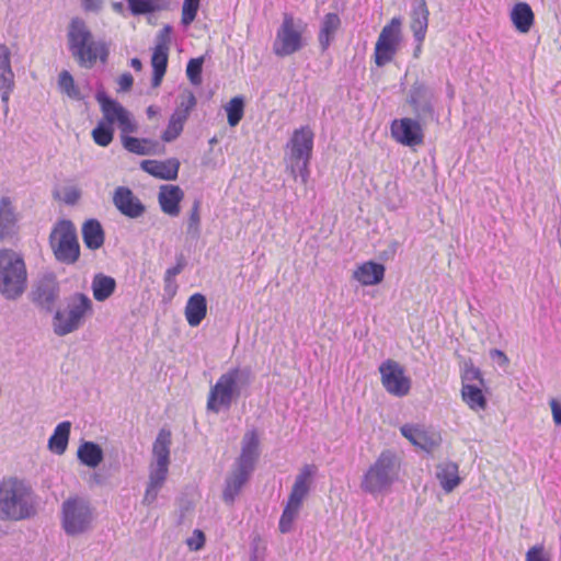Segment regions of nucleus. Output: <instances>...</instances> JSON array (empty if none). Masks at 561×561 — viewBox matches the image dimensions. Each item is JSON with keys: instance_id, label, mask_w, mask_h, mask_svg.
<instances>
[{"instance_id": "f257e3e1", "label": "nucleus", "mask_w": 561, "mask_h": 561, "mask_svg": "<svg viewBox=\"0 0 561 561\" xmlns=\"http://www.w3.org/2000/svg\"><path fill=\"white\" fill-rule=\"evenodd\" d=\"M37 513V495L28 482L16 477L0 480V520L21 522Z\"/></svg>"}, {"instance_id": "f03ea898", "label": "nucleus", "mask_w": 561, "mask_h": 561, "mask_svg": "<svg viewBox=\"0 0 561 561\" xmlns=\"http://www.w3.org/2000/svg\"><path fill=\"white\" fill-rule=\"evenodd\" d=\"M67 41L72 58L81 68L91 69L98 60L107 62L110 45L105 41H93L92 32L82 19L70 21Z\"/></svg>"}, {"instance_id": "7ed1b4c3", "label": "nucleus", "mask_w": 561, "mask_h": 561, "mask_svg": "<svg viewBox=\"0 0 561 561\" xmlns=\"http://www.w3.org/2000/svg\"><path fill=\"white\" fill-rule=\"evenodd\" d=\"M254 380V374L249 366H237L224 373L210 388L207 398V410L219 413L229 410L232 402L247 392Z\"/></svg>"}, {"instance_id": "20e7f679", "label": "nucleus", "mask_w": 561, "mask_h": 561, "mask_svg": "<svg viewBox=\"0 0 561 561\" xmlns=\"http://www.w3.org/2000/svg\"><path fill=\"white\" fill-rule=\"evenodd\" d=\"M400 460L390 449L380 453L374 463L364 473L360 489L373 496L388 492L398 480Z\"/></svg>"}, {"instance_id": "39448f33", "label": "nucleus", "mask_w": 561, "mask_h": 561, "mask_svg": "<svg viewBox=\"0 0 561 561\" xmlns=\"http://www.w3.org/2000/svg\"><path fill=\"white\" fill-rule=\"evenodd\" d=\"M27 284V271L23 257L13 250L0 251V294L8 300L20 298Z\"/></svg>"}, {"instance_id": "423d86ee", "label": "nucleus", "mask_w": 561, "mask_h": 561, "mask_svg": "<svg viewBox=\"0 0 561 561\" xmlns=\"http://www.w3.org/2000/svg\"><path fill=\"white\" fill-rule=\"evenodd\" d=\"M93 313V302L83 293H75L67 300L66 310H57L53 317V329L57 336L77 331L87 317Z\"/></svg>"}, {"instance_id": "0eeeda50", "label": "nucleus", "mask_w": 561, "mask_h": 561, "mask_svg": "<svg viewBox=\"0 0 561 561\" xmlns=\"http://www.w3.org/2000/svg\"><path fill=\"white\" fill-rule=\"evenodd\" d=\"M49 244L56 260L71 265L80 257V244L72 221L59 220L49 234Z\"/></svg>"}, {"instance_id": "6e6552de", "label": "nucleus", "mask_w": 561, "mask_h": 561, "mask_svg": "<svg viewBox=\"0 0 561 561\" xmlns=\"http://www.w3.org/2000/svg\"><path fill=\"white\" fill-rule=\"evenodd\" d=\"M316 472L314 466L306 465L297 474L291 488L288 501L279 518L278 528L282 534H287L293 529L304 499L309 493L310 480Z\"/></svg>"}, {"instance_id": "1a4fd4ad", "label": "nucleus", "mask_w": 561, "mask_h": 561, "mask_svg": "<svg viewBox=\"0 0 561 561\" xmlns=\"http://www.w3.org/2000/svg\"><path fill=\"white\" fill-rule=\"evenodd\" d=\"M93 511L83 497H69L61 506V526L68 536H78L90 530Z\"/></svg>"}, {"instance_id": "9d476101", "label": "nucleus", "mask_w": 561, "mask_h": 561, "mask_svg": "<svg viewBox=\"0 0 561 561\" xmlns=\"http://www.w3.org/2000/svg\"><path fill=\"white\" fill-rule=\"evenodd\" d=\"M307 24L301 19H295L290 13H284L283 22L276 32L273 51L278 57L290 56L304 46L302 33Z\"/></svg>"}, {"instance_id": "9b49d317", "label": "nucleus", "mask_w": 561, "mask_h": 561, "mask_svg": "<svg viewBox=\"0 0 561 561\" xmlns=\"http://www.w3.org/2000/svg\"><path fill=\"white\" fill-rule=\"evenodd\" d=\"M401 19L396 16L382 27L374 51V60L378 67L391 62L396 56L401 42Z\"/></svg>"}, {"instance_id": "f8f14e48", "label": "nucleus", "mask_w": 561, "mask_h": 561, "mask_svg": "<svg viewBox=\"0 0 561 561\" xmlns=\"http://www.w3.org/2000/svg\"><path fill=\"white\" fill-rule=\"evenodd\" d=\"M436 102L435 89L423 81H415L409 89L407 103L419 119L434 121L436 118Z\"/></svg>"}, {"instance_id": "ddd939ff", "label": "nucleus", "mask_w": 561, "mask_h": 561, "mask_svg": "<svg viewBox=\"0 0 561 561\" xmlns=\"http://www.w3.org/2000/svg\"><path fill=\"white\" fill-rule=\"evenodd\" d=\"M60 296V285L53 273L41 276L30 293L31 301L41 310L51 312Z\"/></svg>"}, {"instance_id": "4468645a", "label": "nucleus", "mask_w": 561, "mask_h": 561, "mask_svg": "<svg viewBox=\"0 0 561 561\" xmlns=\"http://www.w3.org/2000/svg\"><path fill=\"white\" fill-rule=\"evenodd\" d=\"M381 383L392 396L402 398L411 389V379L405 376L404 368L393 359H387L379 366Z\"/></svg>"}, {"instance_id": "2eb2a0df", "label": "nucleus", "mask_w": 561, "mask_h": 561, "mask_svg": "<svg viewBox=\"0 0 561 561\" xmlns=\"http://www.w3.org/2000/svg\"><path fill=\"white\" fill-rule=\"evenodd\" d=\"M425 122L415 116L414 118L403 117L393 119L390 126L391 136L403 146L414 147L421 145L424 140L422 123Z\"/></svg>"}, {"instance_id": "dca6fc26", "label": "nucleus", "mask_w": 561, "mask_h": 561, "mask_svg": "<svg viewBox=\"0 0 561 561\" xmlns=\"http://www.w3.org/2000/svg\"><path fill=\"white\" fill-rule=\"evenodd\" d=\"M400 432L412 445L427 453L433 451L442 443L437 432L424 430L419 425L404 424L400 427Z\"/></svg>"}, {"instance_id": "f3484780", "label": "nucleus", "mask_w": 561, "mask_h": 561, "mask_svg": "<svg viewBox=\"0 0 561 561\" xmlns=\"http://www.w3.org/2000/svg\"><path fill=\"white\" fill-rule=\"evenodd\" d=\"M314 134L309 126L295 129L288 144L289 153L287 159L302 160L312 157Z\"/></svg>"}, {"instance_id": "a211bd4d", "label": "nucleus", "mask_w": 561, "mask_h": 561, "mask_svg": "<svg viewBox=\"0 0 561 561\" xmlns=\"http://www.w3.org/2000/svg\"><path fill=\"white\" fill-rule=\"evenodd\" d=\"M113 204L119 213L128 218H139L146 207L129 187L118 186L113 195Z\"/></svg>"}, {"instance_id": "6ab92c4d", "label": "nucleus", "mask_w": 561, "mask_h": 561, "mask_svg": "<svg viewBox=\"0 0 561 561\" xmlns=\"http://www.w3.org/2000/svg\"><path fill=\"white\" fill-rule=\"evenodd\" d=\"M253 469L233 463L231 471L226 477L222 499L226 504H233L242 488L250 480Z\"/></svg>"}, {"instance_id": "aec40b11", "label": "nucleus", "mask_w": 561, "mask_h": 561, "mask_svg": "<svg viewBox=\"0 0 561 561\" xmlns=\"http://www.w3.org/2000/svg\"><path fill=\"white\" fill-rule=\"evenodd\" d=\"M430 11L425 0H412L410 28L415 42L423 43L428 27Z\"/></svg>"}, {"instance_id": "412c9836", "label": "nucleus", "mask_w": 561, "mask_h": 561, "mask_svg": "<svg viewBox=\"0 0 561 561\" xmlns=\"http://www.w3.org/2000/svg\"><path fill=\"white\" fill-rule=\"evenodd\" d=\"M14 89V73L11 67L10 49L0 44V93L1 101L8 105L10 94Z\"/></svg>"}, {"instance_id": "4be33fe9", "label": "nucleus", "mask_w": 561, "mask_h": 561, "mask_svg": "<svg viewBox=\"0 0 561 561\" xmlns=\"http://www.w3.org/2000/svg\"><path fill=\"white\" fill-rule=\"evenodd\" d=\"M183 198L184 192L180 186L172 184L160 186L158 202L164 214L171 217H176L180 214V204Z\"/></svg>"}, {"instance_id": "5701e85b", "label": "nucleus", "mask_w": 561, "mask_h": 561, "mask_svg": "<svg viewBox=\"0 0 561 561\" xmlns=\"http://www.w3.org/2000/svg\"><path fill=\"white\" fill-rule=\"evenodd\" d=\"M172 26L164 25L156 38V47L151 56L152 70L167 71L169 60V46L171 42Z\"/></svg>"}, {"instance_id": "b1692460", "label": "nucleus", "mask_w": 561, "mask_h": 561, "mask_svg": "<svg viewBox=\"0 0 561 561\" xmlns=\"http://www.w3.org/2000/svg\"><path fill=\"white\" fill-rule=\"evenodd\" d=\"M140 167L145 172L154 178L174 181L178 179L180 161L176 158L165 161L145 160L140 163Z\"/></svg>"}, {"instance_id": "393cba45", "label": "nucleus", "mask_w": 561, "mask_h": 561, "mask_svg": "<svg viewBox=\"0 0 561 561\" xmlns=\"http://www.w3.org/2000/svg\"><path fill=\"white\" fill-rule=\"evenodd\" d=\"M259 445L257 433L254 430L248 431L242 438L241 453L234 463L254 470L260 457Z\"/></svg>"}, {"instance_id": "a878e982", "label": "nucleus", "mask_w": 561, "mask_h": 561, "mask_svg": "<svg viewBox=\"0 0 561 561\" xmlns=\"http://www.w3.org/2000/svg\"><path fill=\"white\" fill-rule=\"evenodd\" d=\"M95 99L101 106L105 119L104 122L112 126L114 123H117L127 112V110L118 101L108 96L103 89L98 90Z\"/></svg>"}, {"instance_id": "bb28decb", "label": "nucleus", "mask_w": 561, "mask_h": 561, "mask_svg": "<svg viewBox=\"0 0 561 561\" xmlns=\"http://www.w3.org/2000/svg\"><path fill=\"white\" fill-rule=\"evenodd\" d=\"M353 277L364 286L377 285L383 280L385 266L373 261L365 262L354 271Z\"/></svg>"}, {"instance_id": "cd10ccee", "label": "nucleus", "mask_w": 561, "mask_h": 561, "mask_svg": "<svg viewBox=\"0 0 561 561\" xmlns=\"http://www.w3.org/2000/svg\"><path fill=\"white\" fill-rule=\"evenodd\" d=\"M82 240L89 250H98L103 247L105 241V232L98 219H87L81 228Z\"/></svg>"}, {"instance_id": "c85d7f7f", "label": "nucleus", "mask_w": 561, "mask_h": 561, "mask_svg": "<svg viewBox=\"0 0 561 561\" xmlns=\"http://www.w3.org/2000/svg\"><path fill=\"white\" fill-rule=\"evenodd\" d=\"M511 21L519 33H528L534 25L535 14L527 2H517L511 10Z\"/></svg>"}, {"instance_id": "c756f323", "label": "nucleus", "mask_w": 561, "mask_h": 561, "mask_svg": "<svg viewBox=\"0 0 561 561\" xmlns=\"http://www.w3.org/2000/svg\"><path fill=\"white\" fill-rule=\"evenodd\" d=\"M184 313L191 327H198L207 314L206 297L201 293L193 294L186 302Z\"/></svg>"}, {"instance_id": "7c9ffc66", "label": "nucleus", "mask_w": 561, "mask_h": 561, "mask_svg": "<svg viewBox=\"0 0 561 561\" xmlns=\"http://www.w3.org/2000/svg\"><path fill=\"white\" fill-rule=\"evenodd\" d=\"M341 27V19L336 13H327L320 25L318 35L319 46L324 53L334 41L335 34Z\"/></svg>"}, {"instance_id": "2f4dec72", "label": "nucleus", "mask_w": 561, "mask_h": 561, "mask_svg": "<svg viewBox=\"0 0 561 561\" xmlns=\"http://www.w3.org/2000/svg\"><path fill=\"white\" fill-rule=\"evenodd\" d=\"M77 457L82 465L94 469L103 461L104 453L99 444L84 440L77 450Z\"/></svg>"}, {"instance_id": "473e14b6", "label": "nucleus", "mask_w": 561, "mask_h": 561, "mask_svg": "<svg viewBox=\"0 0 561 561\" xmlns=\"http://www.w3.org/2000/svg\"><path fill=\"white\" fill-rule=\"evenodd\" d=\"M458 469V465L453 461L444 462L437 467L436 477L445 492L449 493L460 484Z\"/></svg>"}, {"instance_id": "72a5a7b5", "label": "nucleus", "mask_w": 561, "mask_h": 561, "mask_svg": "<svg viewBox=\"0 0 561 561\" xmlns=\"http://www.w3.org/2000/svg\"><path fill=\"white\" fill-rule=\"evenodd\" d=\"M116 280L114 277L98 273L92 278L91 289L96 301H105L116 289Z\"/></svg>"}, {"instance_id": "f704fd0d", "label": "nucleus", "mask_w": 561, "mask_h": 561, "mask_svg": "<svg viewBox=\"0 0 561 561\" xmlns=\"http://www.w3.org/2000/svg\"><path fill=\"white\" fill-rule=\"evenodd\" d=\"M71 431V422L62 421L54 430L48 439V448L56 455H62L67 450L69 436Z\"/></svg>"}, {"instance_id": "c9c22d12", "label": "nucleus", "mask_w": 561, "mask_h": 561, "mask_svg": "<svg viewBox=\"0 0 561 561\" xmlns=\"http://www.w3.org/2000/svg\"><path fill=\"white\" fill-rule=\"evenodd\" d=\"M123 147L138 156H149L154 152L157 142L147 138H137L129 135H121Z\"/></svg>"}, {"instance_id": "e433bc0d", "label": "nucleus", "mask_w": 561, "mask_h": 561, "mask_svg": "<svg viewBox=\"0 0 561 561\" xmlns=\"http://www.w3.org/2000/svg\"><path fill=\"white\" fill-rule=\"evenodd\" d=\"M481 387L476 383H463L461 387V398L471 410H484L486 408L488 401Z\"/></svg>"}, {"instance_id": "4c0bfd02", "label": "nucleus", "mask_w": 561, "mask_h": 561, "mask_svg": "<svg viewBox=\"0 0 561 561\" xmlns=\"http://www.w3.org/2000/svg\"><path fill=\"white\" fill-rule=\"evenodd\" d=\"M170 446H171V433L167 430H161L156 437L152 446V454L157 460V463L169 465L170 463Z\"/></svg>"}, {"instance_id": "58836bf2", "label": "nucleus", "mask_w": 561, "mask_h": 561, "mask_svg": "<svg viewBox=\"0 0 561 561\" xmlns=\"http://www.w3.org/2000/svg\"><path fill=\"white\" fill-rule=\"evenodd\" d=\"M16 217L9 197L0 199V239L8 237L15 225Z\"/></svg>"}, {"instance_id": "ea45409f", "label": "nucleus", "mask_w": 561, "mask_h": 561, "mask_svg": "<svg viewBox=\"0 0 561 561\" xmlns=\"http://www.w3.org/2000/svg\"><path fill=\"white\" fill-rule=\"evenodd\" d=\"M58 89L68 98L81 101L84 99L79 87L75 83L72 75L68 70H62L58 77Z\"/></svg>"}, {"instance_id": "a19ab883", "label": "nucleus", "mask_w": 561, "mask_h": 561, "mask_svg": "<svg viewBox=\"0 0 561 561\" xmlns=\"http://www.w3.org/2000/svg\"><path fill=\"white\" fill-rule=\"evenodd\" d=\"M187 118L188 117H186L185 114L174 111L169 119L167 129L162 134V139L165 142L176 139L183 131V127Z\"/></svg>"}, {"instance_id": "79ce46f5", "label": "nucleus", "mask_w": 561, "mask_h": 561, "mask_svg": "<svg viewBox=\"0 0 561 561\" xmlns=\"http://www.w3.org/2000/svg\"><path fill=\"white\" fill-rule=\"evenodd\" d=\"M244 98L241 95L232 98L225 105L229 126L234 127L240 123L244 114Z\"/></svg>"}, {"instance_id": "37998d69", "label": "nucleus", "mask_w": 561, "mask_h": 561, "mask_svg": "<svg viewBox=\"0 0 561 561\" xmlns=\"http://www.w3.org/2000/svg\"><path fill=\"white\" fill-rule=\"evenodd\" d=\"M201 198H195L188 213L186 225V233L192 239H197L201 236Z\"/></svg>"}, {"instance_id": "c03bdc74", "label": "nucleus", "mask_w": 561, "mask_h": 561, "mask_svg": "<svg viewBox=\"0 0 561 561\" xmlns=\"http://www.w3.org/2000/svg\"><path fill=\"white\" fill-rule=\"evenodd\" d=\"M159 0H127V7L135 16L152 14L161 10Z\"/></svg>"}, {"instance_id": "a18cd8bd", "label": "nucleus", "mask_w": 561, "mask_h": 561, "mask_svg": "<svg viewBox=\"0 0 561 561\" xmlns=\"http://www.w3.org/2000/svg\"><path fill=\"white\" fill-rule=\"evenodd\" d=\"M92 138L96 145L107 147L114 138V127L100 121L92 130Z\"/></svg>"}, {"instance_id": "49530a36", "label": "nucleus", "mask_w": 561, "mask_h": 561, "mask_svg": "<svg viewBox=\"0 0 561 561\" xmlns=\"http://www.w3.org/2000/svg\"><path fill=\"white\" fill-rule=\"evenodd\" d=\"M311 158H306L302 160H291L287 159V169L290 171V174L297 179L300 178L301 182L306 184L308 182L310 171L309 163Z\"/></svg>"}, {"instance_id": "de8ad7c7", "label": "nucleus", "mask_w": 561, "mask_h": 561, "mask_svg": "<svg viewBox=\"0 0 561 561\" xmlns=\"http://www.w3.org/2000/svg\"><path fill=\"white\" fill-rule=\"evenodd\" d=\"M203 62V57L192 58L187 62L186 76L194 85H199L202 83Z\"/></svg>"}, {"instance_id": "09e8293b", "label": "nucleus", "mask_w": 561, "mask_h": 561, "mask_svg": "<svg viewBox=\"0 0 561 561\" xmlns=\"http://www.w3.org/2000/svg\"><path fill=\"white\" fill-rule=\"evenodd\" d=\"M168 470L169 465L162 466L160 463H157L156 467L152 468L150 471L148 483L161 489L167 479Z\"/></svg>"}, {"instance_id": "8fccbe9b", "label": "nucleus", "mask_w": 561, "mask_h": 561, "mask_svg": "<svg viewBox=\"0 0 561 561\" xmlns=\"http://www.w3.org/2000/svg\"><path fill=\"white\" fill-rule=\"evenodd\" d=\"M196 103L197 101L194 93L187 91L180 96V103L175 111L188 117L192 110L196 106Z\"/></svg>"}, {"instance_id": "3c124183", "label": "nucleus", "mask_w": 561, "mask_h": 561, "mask_svg": "<svg viewBox=\"0 0 561 561\" xmlns=\"http://www.w3.org/2000/svg\"><path fill=\"white\" fill-rule=\"evenodd\" d=\"M461 381H462V385L463 383H472V382L477 381L478 382L477 385L484 386V379H483L481 370L472 365L465 369V371L461 376Z\"/></svg>"}, {"instance_id": "603ef678", "label": "nucleus", "mask_w": 561, "mask_h": 561, "mask_svg": "<svg viewBox=\"0 0 561 561\" xmlns=\"http://www.w3.org/2000/svg\"><path fill=\"white\" fill-rule=\"evenodd\" d=\"M199 5L188 2H183L181 23L188 26L196 19Z\"/></svg>"}, {"instance_id": "864d4df0", "label": "nucleus", "mask_w": 561, "mask_h": 561, "mask_svg": "<svg viewBox=\"0 0 561 561\" xmlns=\"http://www.w3.org/2000/svg\"><path fill=\"white\" fill-rule=\"evenodd\" d=\"M205 541V534L201 529H195L193 535L186 539V545L188 546L190 550L198 551L204 547Z\"/></svg>"}, {"instance_id": "5fc2aeb1", "label": "nucleus", "mask_w": 561, "mask_h": 561, "mask_svg": "<svg viewBox=\"0 0 561 561\" xmlns=\"http://www.w3.org/2000/svg\"><path fill=\"white\" fill-rule=\"evenodd\" d=\"M118 127L122 130V135H127L129 133H135L137 130L136 123L131 119L129 112L127 111L126 114L117 122Z\"/></svg>"}, {"instance_id": "6e6d98bb", "label": "nucleus", "mask_w": 561, "mask_h": 561, "mask_svg": "<svg viewBox=\"0 0 561 561\" xmlns=\"http://www.w3.org/2000/svg\"><path fill=\"white\" fill-rule=\"evenodd\" d=\"M81 193L77 187H67L64 191L62 201L67 205H75L80 199Z\"/></svg>"}, {"instance_id": "4d7b16f0", "label": "nucleus", "mask_w": 561, "mask_h": 561, "mask_svg": "<svg viewBox=\"0 0 561 561\" xmlns=\"http://www.w3.org/2000/svg\"><path fill=\"white\" fill-rule=\"evenodd\" d=\"M526 561H548L542 546H534L526 553Z\"/></svg>"}, {"instance_id": "13d9d810", "label": "nucleus", "mask_w": 561, "mask_h": 561, "mask_svg": "<svg viewBox=\"0 0 561 561\" xmlns=\"http://www.w3.org/2000/svg\"><path fill=\"white\" fill-rule=\"evenodd\" d=\"M184 265L185 263L183 257H180L174 266L167 270L164 275V282L167 284L170 283L176 275H179L183 271Z\"/></svg>"}, {"instance_id": "bf43d9fd", "label": "nucleus", "mask_w": 561, "mask_h": 561, "mask_svg": "<svg viewBox=\"0 0 561 561\" xmlns=\"http://www.w3.org/2000/svg\"><path fill=\"white\" fill-rule=\"evenodd\" d=\"M490 358L501 367H504L510 363L506 354L497 348H493L490 351Z\"/></svg>"}, {"instance_id": "052dcab7", "label": "nucleus", "mask_w": 561, "mask_h": 561, "mask_svg": "<svg viewBox=\"0 0 561 561\" xmlns=\"http://www.w3.org/2000/svg\"><path fill=\"white\" fill-rule=\"evenodd\" d=\"M159 490H160L159 488L153 486L148 483L146 492H145V496H144V503L146 505H151L152 503H154V501L157 500Z\"/></svg>"}, {"instance_id": "680f3d73", "label": "nucleus", "mask_w": 561, "mask_h": 561, "mask_svg": "<svg viewBox=\"0 0 561 561\" xmlns=\"http://www.w3.org/2000/svg\"><path fill=\"white\" fill-rule=\"evenodd\" d=\"M134 78L129 72H125L118 78V85L121 91H129L133 87Z\"/></svg>"}, {"instance_id": "e2e57ef3", "label": "nucleus", "mask_w": 561, "mask_h": 561, "mask_svg": "<svg viewBox=\"0 0 561 561\" xmlns=\"http://www.w3.org/2000/svg\"><path fill=\"white\" fill-rule=\"evenodd\" d=\"M550 407L552 411V417L556 425H561V403L556 399L550 401Z\"/></svg>"}, {"instance_id": "0e129e2a", "label": "nucleus", "mask_w": 561, "mask_h": 561, "mask_svg": "<svg viewBox=\"0 0 561 561\" xmlns=\"http://www.w3.org/2000/svg\"><path fill=\"white\" fill-rule=\"evenodd\" d=\"M83 8L87 11L96 12L101 9V0H83Z\"/></svg>"}, {"instance_id": "69168bd1", "label": "nucleus", "mask_w": 561, "mask_h": 561, "mask_svg": "<svg viewBox=\"0 0 561 561\" xmlns=\"http://www.w3.org/2000/svg\"><path fill=\"white\" fill-rule=\"evenodd\" d=\"M167 71H162V70H152V79H151V84L153 88H157L161 84L162 82V79L164 77Z\"/></svg>"}, {"instance_id": "338daca9", "label": "nucleus", "mask_w": 561, "mask_h": 561, "mask_svg": "<svg viewBox=\"0 0 561 561\" xmlns=\"http://www.w3.org/2000/svg\"><path fill=\"white\" fill-rule=\"evenodd\" d=\"M130 67L135 70V71H140L142 69V62L139 58L135 57L130 60Z\"/></svg>"}, {"instance_id": "774afa93", "label": "nucleus", "mask_w": 561, "mask_h": 561, "mask_svg": "<svg viewBox=\"0 0 561 561\" xmlns=\"http://www.w3.org/2000/svg\"><path fill=\"white\" fill-rule=\"evenodd\" d=\"M112 8L116 13L122 14L124 12V4L122 2H113Z\"/></svg>"}]
</instances>
